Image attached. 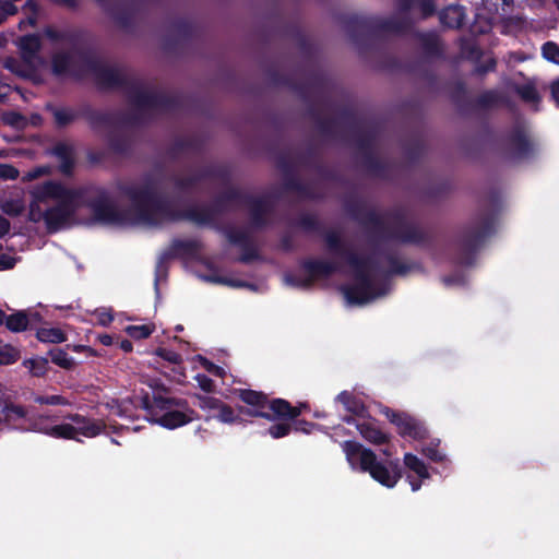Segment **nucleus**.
<instances>
[{"instance_id": "1", "label": "nucleus", "mask_w": 559, "mask_h": 559, "mask_svg": "<svg viewBox=\"0 0 559 559\" xmlns=\"http://www.w3.org/2000/svg\"><path fill=\"white\" fill-rule=\"evenodd\" d=\"M118 189L131 202L127 211L117 210L102 188H71L60 181H45L28 192V219L44 223L49 233H56L71 225L83 206L90 207L97 221L108 224L157 226L177 218L170 206L158 198L162 183L155 178L123 183Z\"/></svg>"}, {"instance_id": "2", "label": "nucleus", "mask_w": 559, "mask_h": 559, "mask_svg": "<svg viewBox=\"0 0 559 559\" xmlns=\"http://www.w3.org/2000/svg\"><path fill=\"white\" fill-rule=\"evenodd\" d=\"M325 243L335 260L307 261L304 264L306 278L295 280L293 276L286 275L285 282L298 287H309L314 280L326 277L338 270L340 261H344L355 276V284L343 288L344 296L349 304L365 305L385 294L384 286L380 282L383 272L376 265L373 257L357 252L337 230L326 233Z\"/></svg>"}, {"instance_id": "3", "label": "nucleus", "mask_w": 559, "mask_h": 559, "mask_svg": "<svg viewBox=\"0 0 559 559\" xmlns=\"http://www.w3.org/2000/svg\"><path fill=\"white\" fill-rule=\"evenodd\" d=\"M342 449L352 468L368 473L384 487L393 488L402 477L399 461L383 463L373 451L356 441L343 442Z\"/></svg>"}, {"instance_id": "4", "label": "nucleus", "mask_w": 559, "mask_h": 559, "mask_svg": "<svg viewBox=\"0 0 559 559\" xmlns=\"http://www.w3.org/2000/svg\"><path fill=\"white\" fill-rule=\"evenodd\" d=\"M145 408L154 423L168 429L180 427L192 419V411L183 400L154 395L152 402L145 401Z\"/></svg>"}, {"instance_id": "5", "label": "nucleus", "mask_w": 559, "mask_h": 559, "mask_svg": "<svg viewBox=\"0 0 559 559\" xmlns=\"http://www.w3.org/2000/svg\"><path fill=\"white\" fill-rule=\"evenodd\" d=\"M87 66L86 55L76 46L69 50H57L51 57V68L56 75L81 76Z\"/></svg>"}, {"instance_id": "6", "label": "nucleus", "mask_w": 559, "mask_h": 559, "mask_svg": "<svg viewBox=\"0 0 559 559\" xmlns=\"http://www.w3.org/2000/svg\"><path fill=\"white\" fill-rule=\"evenodd\" d=\"M162 100V96L151 87L142 84L133 85L130 91V103L136 114L134 120H141L157 110Z\"/></svg>"}, {"instance_id": "7", "label": "nucleus", "mask_w": 559, "mask_h": 559, "mask_svg": "<svg viewBox=\"0 0 559 559\" xmlns=\"http://www.w3.org/2000/svg\"><path fill=\"white\" fill-rule=\"evenodd\" d=\"M487 233L488 228L485 225L471 227L463 233L456 242L461 263L468 264L471 262V254L480 246Z\"/></svg>"}, {"instance_id": "8", "label": "nucleus", "mask_w": 559, "mask_h": 559, "mask_svg": "<svg viewBox=\"0 0 559 559\" xmlns=\"http://www.w3.org/2000/svg\"><path fill=\"white\" fill-rule=\"evenodd\" d=\"M506 148L511 157L519 158L527 155L532 150L527 127L518 122L506 139Z\"/></svg>"}, {"instance_id": "9", "label": "nucleus", "mask_w": 559, "mask_h": 559, "mask_svg": "<svg viewBox=\"0 0 559 559\" xmlns=\"http://www.w3.org/2000/svg\"><path fill=\"white\" fill-rule=\"evenodd\" d=\"M231 197H237L243 202L250 211L251 221L254 225H261L264 222V217L270 211L271 202L266 197L251 198L242 197L237 191H230Z\"/></svg>"}, {"instance_id": "10", "label": "nucleus", "mask_w": 559, "mask_h": 559, "mask_svg": "<svg viewBox=\"0 0 559 559\" xmlns=\"http://www.w3.org/2000/svg\"><path fill=\"white\" fill-rule=\"evenodd\" d=\"M19 47L21 55L26 64L31 68H36L37 64L43 63L38 52L41 48L40 38L38 35H25L20 38Z\"/></svg>"}, {"instance_id": "11", "label": "nucleus", "mask_w": 559, "mask_h": 559, "mask_svg": "<svg viewBox=\"0 0 559 559\" xmlns=\"http://www.w3.org/2000/svg\"><path fill=\"white\" fill-rule=\"evenodd\" d=\"M68 419H70L74 425V435L78 433L86 437V438H93L96 437L102 432V424L97 423L95 420H91L84 416H81L79 414H71L67 416Z\"/></svg>"}, {"instance_id": "12", "label": "nucleus", "mask_w": 559, "mask_h": 559, "mask_svg": "<svg viewBox=\"0 0 559 559\" xmlns=\"http://www.w3.org/2000/svg\"><path fill=\"white\" fill-rule=\"evenodd\" d=\"M433 0H399V13L408 14L411 11H418L423 19L432 15L436 12Z\"/></svg>"}, {"instance_id": "13", "label": "nucleus", "mask_w": 559, "mask_h": 559, "mask_svg": "<svg viewBox=\"0 0 559 559\" xmlns=\"http://www.w3.org/2000/svg\"><path fill=\"white\" fill-rule=\"evenodd\" d=\"M269 408L273 412V417L265 413H258L257 415L267 419H273L274 417L294 419L300 415L299 408L293 407L287 401L282 399L272 400L269 403Z\"/></svg>"}, {"instance_id": "14", "label": "nucleus", "mask_w": 559, "mask_h": 559, "mask_svg": "<svg viewBox=\"0 0 559 559\" xmlns=\"http://www.w3.org/2000/svg\"><path fill=\"white\" fill-rule=\"evenodd\" d=\"M1 413L3 415L2 423L7 425H11L19 419H23L27 416V411L23 405L15 404L10 400H2L1 403Z\"/></svg>"}, {"instance_id": "15", "label": "nucleus", "mask_w": 559, "mask_h": 559, "mask_svg": "<svg viewBox=\"0 0 559 559\" xmlns=\"http://www.w3.org/2000/svg\"><path fill=\"white\" fill-rule=\"evenodd\" d=\"M357 429L361 437L374 444L388 442L389 437L376 424L364 421L357 425Z\"/></svg>"}, {"instance_id": "16", "label": "nucleus", "mask_w": 559, "mask_h": 559, "mask_svg": "<svg viewBox=\"0 0 559 559\" xmlns=\"http://www.w3.org/2000/svg\"><path fill=\"white\" fill-rule=\"evenodd\" d=\"M463 21L464 11L460 5H449L440 12V22L448 27H460Z\"/></svg>"}, {"instance_id": "17", "label": "nucleus", "mask_w": 559, "mask_h": 559, "mask_svg": "<svg viewBox=\"0 0 559 559\" xmlns=\"http://www.w3.org/2000/svg\"><path fill=\"white\" fill-rule=\"evenodd\" d=\"M53 154L60 160V171L62 174H69L74 163L72 147L67 144L59 143L55 146Z\"/></svg>"}, {"instance_id": "18", "label": "nucleus", "mask_w": 559, "mask_h": 559, "mask_svg": "<svg viewBox=\"0 0 559 559\" xmlns=\"http://www.w3.org/2000/svg\"><path fill=\"white\" fill-rule=\"evenodd\" d=\"M98 82L106 87H114L122 84L123 74L116 68H102L97 73Z\"/></svg>"}, {"instance_id": "19", "label": "nucleus", "mask_w": 559, "mask_h": 559, "mask_svg": "<svg viewBox=\"0 0 559 559\" xmlns=\"http://www.w3.org/2000/svg\"><path fill=\"white\" fill-rule=\"evenodd\" d=\"M399 432L403 436H409L413 438L421 437V427L411 416L403 414L397 423Z\"/></svg>"}, {"instance_id": "20", "label": "nucleus", "mask_w": 559, "mask_h": 559, "mask_svg": "<svg viewBox=\"0 0 559 559\" xmlns=\"http://www.w3.org/2000/svg\"><path fill=\"white\" fill-rule=\"evenodd\" d=\"M404 465L414 472L420 479H428L430 477L426 464L412 453L404 455Z\"/></svg>"}, {"instance_id": "21", "label": "nucleus", "mask_w": 559, "mask_h": 559, "mask_svg": "<svg viewBox=\"0 0 559 559\" xmlns=\"http://www.w3.org/2000/svg\"><path fill=\"white\" fill-rule=\"evenodd\" d=\"M516 93L520 95V97L528 103L537 107V104L540 100V95L533 82L525 83L523 85H519L516 87Z\"/></svg>"}, {"instance_id": "22", "label": "nucleus", "mask_w": 559, "mask_h": 559, "mask_svg": "<svg viewBox=\"0 0 559 559\" xmlns=\"http://www.w3.org/2000/svg\"><path fill=\"white\" fill-rule=\"evenodd\" d=\"M41 433H45L53 438L76 440V437L74 435V428L73 425L71 424L51 426L49 428H46L45 430H41Z\"/></svg>"}, {"instance_id": "23", "label": "nucleus", "mask_w": 559, "mask_h": 559, "mask_svg": "<svg viewBox=\"0 0 559 559\" xmlns=\"http://www.w3.org/2000/svg\"><path fill=\"white\" fill-rule=\"evenodd\" d=\"M240 400L252 406L264 407L267 404V397L264 393L253 390H239Z\"/></svg>"}, {"instance_id": "24", "label": "nucleus", "mask_w": 559, "mask_h": 559, "mask_svg": "<svg viewBox=\"0 0 559 559\" xmlns=\"http://www.w3.org/2000/svg\"><path fill=\"white\" fill-rule=\"evenodd\" d=\"M37 338L44 343H62L67 340L64 333L57 328H43L37 331Z\"/></svg>"}, {"instance_id": "25", "label": "nucleus", "mask_w": 559, "mask_h": 559, "mask_svg": "<svg viewBox=\"0 0 559 559\" xmlns=\"http://www.w3.org/2000/svg\"><path fill=\"white\" fill-rule=\"evenodd\" d=\"M91 122L94 127H111L119 123H127L128 121L124 118H121L115 114L97 112L91 117Z\"/></svg>"}, {"instance_id": "26", "label": "nucleus", "mask_w": 559, "mask_h": 559, "mask_svg": "<svg viewBox=\"0 0 559 559\" xmlns=\"http://www.w3.org/2000/svg\"><path fill=\"white\" fill-rule=\"evenodd\" d=\"M5 325L12 332H22L27 329V316L22 311L11 314L7 317Z\"/></svg>"}, {"instance_id": "27", "label": "nucleus", "mask_w": 559, "mask_h": 559, "mask_svg": "<svg viewBox=\"0 0 559 559\" xmlns=\"http://www.w3.org/2000/svg\"><path fill=\"white\" fill-rule=\"evenodd\" d=\"M0 209L10 216H19L25 210V203L21 198L5 199L1 202Z\"/></svg>"}, {"instance_id": "28", "label": "nucleus", "mask_w": 559, "mask_h": 559, "mask_svg": "<svg viewBox=\"0 0 559 559\" xmlns=\"http://www.w3.org/2000/svg\"><path fill=\"white\" fill-rule=\"evenodd\" d=\"M44 34L52 41H62L70 45V47L76 46L74 35L68 31H59L53 27H47L44 31Z\"/></svg>"}, {"instance_id": "29", "label": "nucleus", "mask_w": 559, "mask_h": 559, "mask_svg": "<svg viewBox=\"0 0 559 559\" xmlns=\"http://www.w3.org/2000/svg\"><path fill=\"white\" fill-rule=\"evenodd\" d=\"M23 364L34 377H43L48 370V360L43 357L27 359Z\"/></svg>"}, {"instance_id": "30", "label": "nucleus", "mask_w": 559, "mask_h": 559, "mask_svg": "<svg viewBox=\"0 0 559 559\" xmlns=\"http://www.w3.org/2000/svg\"><path fill=\"white\" fill-rule=\"evenodd\" d=\"M51 361L57 366L70 370L74 367V360L62 349H53L49 352Z\"/></svg>"}, {"instance_id": "31", "label": "nucleus", "mask_w": 559, "mask_h": 559, "mask_svg": "<svg viewBox=\"0 0 559 559\" xmlns=\"http://www.w3.org/2000/svg\"><path fill=\"white\" fill-rule=\"evenodd\" d=\"M337 401L341 402L345 408L352 413L358 414L364 409V405L346 391L337 395Z\"/></svg>"}, {"instance_id": "32", "label": "nucleus", "mask_w": 559, "mask_h": 559, "mask_svg": "<svg viewBox=\"0 0 559 559\" xmlns=\"http://www.w3.org/2000/svg\"><path fill=\"white\" fill-rule=\"evenodd\" d=\"M485 7L498 16H506L512 0H483Z\"/></svg>"}, {"instance_id": "33", "label": "nucleus", "mask_w": 559, "mask_h": 559, "mask_svg": "<svg viewBox=\"0 0 559 559\" xmlns=\"http://www.w3.org/2000/svg\"><path fill=\"white\" fill-rule=\"evenodd\" d=\"M53 118L58 126H67L75 118L73 110L69 108H55L52 110Z\"/></svg>"}, {"instance_id": "34", "label": "nucleus", "mask_w": 559, "mask_h": 559, "mask_svg": "<svg viewBox=\"0 0 559 559\" xmlns=\"http://www.w3.org/2000/svg\"><path fill=\"white\" fill-rule=\"evenodd\" d=\"M154 354L156 356L163 358L164 360L173 364L174 366H178V365L182 364L181 355L171 349L159 347L155 350Z\"/></svg>"}, {"instance_id": "35", "label": "nucleus", "mask_w": 559, "mask_h": 559, "mask_svg": "<svg viewBox=\"0 0 559 559\" xmlns=\"http://www.w3.org/2000/svg\"><path fill=\"white\" fill-rule=\"evenodd\" d=\"M34 401L41 405H70V402L62 395H38Z\"/></svg>"}, {"instance_id": "36", "label": "nucleus", "mask_w": 559, "mask_h": 559, "mask_svg": "<svg viewBox=\"0 0 559 559\" xmlns=\"http://www.w3.org/2000/svg\"><path fill=\"white\" fill-rule=\"evenodd\" d=\"M543 56L555 63H559V46L552 41H547L542 48Z\"/></svg>"}, {"instance_id": "37", "label": "nucleus", "mask_w": 559, "mask_h": 559, "mask_svg": "<svg viewBox=\"0 0 559 559\" xmlns=\"http://www.w3.org/2000/svg\"><path fill=\"white\" fill-rule=\"evenodd\" d=\"M216 412L217 414L215 417L222 423L230 424L236 420V415L233 408L223 402Z\"/></svg>"}, {"instance_id": "38", "label": "nucleus", "mask_w": 559, "mask_h": 559, "mask_svg": "<svg viewBox=\"0 0 559 559\" xmlns=\"http://www.w3.org/2000/svg\"><path fill=\"white\" fill-rule=\"evenodd\" d=\"M198 401L199 406L204 411H217L222 404L221 400L209 395H199Z\"/></svg>"}, {"instance_id": "39", "label": "nucleus", "mask_w": 559, "mask_h": 559, "mask_svg": "<svg viewBox=\"0 0 559 559\" xmlns=\"http://www.w3.org/2000/svg\"><path fill=\"white\" fill-rule=\"evenodd\" d=\"M128 334L136 340H142L148 337L153 329L148 325H132L127 329Z\"/></svg>"}, {"instance_id": "40", "label": "nucleus", "mask_w": 559, "mask_h": 559, "mask_svg": "<svg viewBox=\"0 0 559 559\" xmlns=\"http://www.w3.org/2000/svg\"><path fill=\"white\" fill-rule=\"evenodd\" d=\"M50 173H51V169L48 166L35 167V168L28 170L27 173H25L22 177V180L24 182L33 181L39 177L50 175Z\"/></svg>"}, {"instance_id": "41", "label": "nucleus", "mask_w": 559, "mask_h": 559, "mask_svg": "<svg viewBox=\"0 0 559 559\" xmlns=\"http://www.w3.org/2000/svg\"><path fill=\"white\" fill-rule=\"evenodd\" d=\"M19 352L12 347L0 348V365H10L17 360Z\"/></svg>"}, {"instance_id": "42", "label": "nucleus", "mask_w": 559, "mask_h": 559, "mask_svg": "<svg viewBox=\"0 0 559 559\" xmlns=\"http://www.w3.org/2000/svg\"><path fill=\"white\" fill-rule=\"evenodd\" d=\"M290 431V425L289 424H276V425H273L269 428V433L273 437V438H282V437H285L289 433Z\"/></svg>"}, {"instance_id": "43", "label": "nucleus", "mask_w": 559, "mask_h": 559, "mask_svg": "<svg viewBox=\"0 0 559 559\" xmlns=\"http://www.w3.org/2000/svg\"><path fill=\"white\" fill-rule=\"evenodd\" d=\"M19 177V170L10 164H0V178L14 180Z\"/></svg>"}, {"instance_id": "44", "label": "nucleus", "mask_w": 559, "mask_h": 559, "mask_svg": "<svg viewBox=\"0 0 559 559\" xmlns=\"http://www.w3.org/2000/svg\"><path fill=\"white\" fill-rule=\"evenodd\" d=\"M199 386L205 392H212L214 390V382L206 374L199 373L194 378Z\"/></svg>"}, {"instance_id": "45", "label": "nucleus", "mask_w": 559, "mask_h": 559, "mask_svg": "<svg viewBox=\"0 0 559 559\" xmlns=\"http://www.w3.org/2000/svg\"><path fill=\"white\" fill-rule=\"evenodd\" d=\"M0 11H1V13L4 14V17L7 20L8 16H12V15L16 14L17 8L10 1L1 0Z\"/></svg>"}, {"instance_id": "46", "label": "nucleus", "mask_w": 559, "mask_h": 559, "mask_svg": "<svg viewBox=\"0 0 559 559\" xmlns=\"http://www.w3.org/2000/svg\"><path fill=\"white\" fill-rule=\"evenodd\" d=\"M169 378L179 383L183 382V379L186 378V373H185V368L181 366V364L178 366H175L171 369V373H169Z\"/></svg>"}, {"instance_id": "47", "label": "nucleus", "mask_w": 559, "mask_h": 559, "mask_svg": "<svg viewBox=\"0 0 559 559\" xmlns=\"http://www.w3.org/2000/svg\"><path fill=\"white\" fill-rule=\"evenodd\" d=\"M15 258L9 254H0V271L10 270L15 265Z\"/></svg>"}, {"instance_id": "48", "label": "nucleus", "mask_w": 559, "mask_h": 559, "mask_svg": "<svg viewBox=\"0 0 559 559\" xmlns=\"http://www.w3.org/2000/svg\"><path fill=\"white\" fill-rule=\"evenodd\" d=\"M424 454L432 461L440 462L443 460L444 455L435 448L427 447L424 449Z\"/></svg>"}, {"instance_id": "49", "label": "nucleus", "mask_w": 559, "mask_h": 559, "mask_svg": "<svg viewBox=\"0 0 559 559\" xmlns=\"http://www.w3.org/2000/svg\"><path fill=\"white\" fill-rule=\"evenodd\" d=\"M194 181H195V177L189 175V176H185L182 178H177L176 186L178 189L183 190V189H188L189 187H191Z\"/></svg>"}, {"instance_id": "50", "label": "nucleus", "mask_w": 559, "mask_h": 559, "mask_svg": "<svg viewBox=\"0 0 559 559\" xmlns=\"http://www.w3.org/2000/svg\"><path fill=\"white\" fill-rule=\"evenodd\" d=\"M204 367H205V369L209 372H211V373H213L215 376H218V377H223L224 373H225V371H224V369L222 367L216 366V365H214L213 362H210V361H205Z\"/></svg>"}, {"instance_id": "51", "label": "nucleus", "mask_w": 559, "mask_h": 559, "mask_svg": "<svg viewBox=\"0 0 559 559\" xmlns=\"http://www.w3.org/2000/svg\"><path fill=\"white\" fill-rule=\"evenodd\" d=\"M4 67L11 72L20 73V71L17 70V61L13 58H8L4 61Z\"/></svg>"}, {"instance_id": "52", "label": "nucleus", "mask_w": 559, "mask_h": 559, "mask_svg": "<svg viewBox=\"0 0 559 559\" xmlns=\"http://www.w3.org/2000/svg\"><path fill=\"white\" fill-rule=\"evenodd\" d=\"M10 229V222L0 215V238Z\"/></svg>"}, {"instance_id": "53", "label": "nucleus", "mask_w": 559, "mask_h": 559, "mask_svg": "<svg viewBox=\"0 0 559 559\" xmlns=\"http://www.w3.org/2000/svg\"><path fill=\"white\" fill-rule=\"evenodd\" d=\"M385 415H386V417L389 418V420H390L391 423H393L394 425H397V423H399V420L401 419V417H402V415H403V414L395 413V412H393V411H389V409H388V411L385 412Z\"/></svg>"}, {"instance_id": "54", "label": "nucleus", "mask_w": 559, "mask_h": 559, "mask_svg": "<svg viewBox=\"0 0 559 559\" xmlns=\"http://www.w3.org/2000/svg\"><path fill=\"white\" fill-rule=\"evenodd\" d=\"M21 120L23 117L19 114H10L5 117V121L10 124H17Z\"/></svg>"}, {"instance_id": "55", "label": "nucleus", "mask_w": 559, "mask_h": 559, "mask_svg": "<svg viewBox=\"0 0 559 559\" xmlns=\"http://www.w3.org/2000/svg\"><path fill=\"white\" fill-rule=\"evenodd\" d=\"M551 95L555 102L559 105V79L551 85Z\"/></svg>"}, {"instance_id": "56", "label": "nucleus", "mask_w": 559, "mask_h": 559, "mask_svg": "<svg viewBox=\"0 0 559 559\" xmlns=\"http://www.w3.org/2000/svg\"><path fill=\"white\" fill-rule=\"evenodd\" d=\"M190 218L192 221H194L195 223H198V224H205V223L210 222V219H211V217L207 214H204V215L199 217L194 213H192L190 215Z\"/></svg>"}, {"instance_id": "57", "label": "nucleus", "mask_w": 559, "mask_h": 559, "mask_svg": "<svg viewBox=\"0 0 559 559\" xmlns=\"http://www.w3.org/2000/svg\"><path fill=\"white\" fill-rule=\"evenodd\" d=\"M408 24H409V22H405V23L391 22L390 25H388V28H390L392 31L400 32V31L406 28L408 26Z\"/></svg>"}, {"instance_id": "58", "label": "nucleus", "mask_w": 559, "mask_h": 559, "mask_svg": "<svg viewBox=\"0 0 559 559\" xmlns=\"http://www.w3.org/2000/svg\"><path fill=\"white\" fill-rule=\"evenodd\" d=\"M46 428L47 427H41L37 423H34L29 429L33 431L41 432V430H45Z\"/></svg>"}, {"instance_id": "59", "label": "nucleus", "mask_w": 559, "mask_h": 559, "mask_svg": "<svg viewBox=\"0 0 559 559\" xmlns=\"http://www.w3.org/2000/svg\"><path fill=\"white\" fill-rule=\"evenodd\" d=\"M409 484L412 486L413 491L418 490L421 486L420 481H415V480H409Z\"/></svg>"}, {"instance_id": "60", "label": "nucleus", "mask_w": 559, "mask_h": 559, "mask_svg": "<svg viewBox=\"0 0 559 559\" xmlns=\"http://www.w3.org/2000/svg\"><path fill=\"white\" fill-rule=\"evenodd\" d=\"M229 239H230V241H233V242H241V241H242V238H241V237H236V236H234V235H231V234L229 235Z\"/></svg>"}, {"instance_id": "61", "label": "nucleus", "mask_w": 559, "mask_h": 559, "mask_svg": "<svg viewBox=\"0 0 559 559\" xmlns=\"http://www.w3.org/2000/svg\"><path fill=\"white\" fill-rule=\"evenodd\" d=\"M7 316L4 311L0 310V325L5 323Z\"/></svg>"}, {"instance_id": "62", "label": "nucleus", "mask_w": 559, "mask_h": 559, "mask_svg": "<svg viewBox=\"0 0 559 559\" xmlns=\"http://www.w3.org/2000/svg\"><path fill=\"white\" fill-rule=\"evenodd\" d=\"M390 235L393 236V237H396V238H402L403 240H411V238H404L403 236H401L396 231H392V233H390Z\"/></svg>"}, {"instance_id": "63", "label": "nucleus", "mask_w": 559, "mask_h": 559, "mask_svg": "<svg viewBox=\"0 0 559 559\" xmlns=\"http://www.w3.org/2000/svg\"><path fill=\"white\" fill-rule=\"evenodd\" d=\"M131 347H132V346H131V344H130L129 342H127V343H122V348H123L124 350H131Z\"/></svg>"}, {"instance_id": "64", "label": "nucleus", "mask_w": 559, "mask_h": 559, "mask_svg": "<svg viewBox=\"0 0 559 559\" xmlns=\"http://www.w3.org/2000/svg\"><path fill=\"white\" fill-rule=\"evenodd\" d=\"M429 41L432 44V45H436L437 44V37L435 35H429Z\"/></svg>"}]
</instances>
